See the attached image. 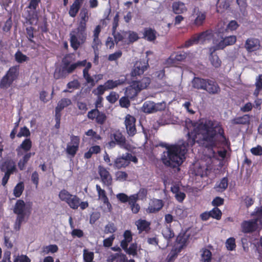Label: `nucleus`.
Instances as JSON below:
<instances>
[{"instance_id":"nucleus-56","label":"nucleus","mask_w":262,"mask_h":262,"mask_svg":"<svg viewBox=\"0 0 262 262\" xmlns=\"http://www.w3.org/2000/svg\"><path fill=\"white\" fill-rule=\"evenodd\" d=\"M119 98L118 94L115 92H111L106 97V99L111 103H114Z\"/></svg>"},{"instance_id":"nucleus-46","label":"nucleus","mask_w":262,"mask_h":262,"mask_svg":"<svg viewBox=\"0 0 262 262\" xmlns=\"http://www.w3.org/2000/svg\"><path fill=\"white\" fill-rule=\"evenodd\" d=\"M83 256L85 262H94L93 261L94 254L93 252L90 251L88 249H84Z\"/></svg>"},{"instance_id":"nucleus-43","label":"nucleus","mask_w":262,"mask_h":262,"mask_svg":"<svg viewBox=\"0 0 262 262\" xmlns=\"http://www.w3.org/2000/svg\"><path fill=\"white\" fill-rule=\"evenodd\" d=\"M249 117L248 115L237 117L231 120L232 124H246L249 122Z\"/></svg>"},{"instance_id":"nucleus-49","label":"nucleus","mask_w":262,"mask_h":262,"mask_svg":"<svg viewBox=\"0 0 262 262\" xmlns=\"http://www.w3.org/2000/svg\"><path fill=\"white\" fill-rule=\"evenodd\" d=\"M72 195V194L70 193L68 191L63 189L59 192L58 196L60 200L67 203Z\"/></svg>"},{"instance_id":"nucleus-52","label":"nucleus","mask_w":262,"mask_h":262,"mask_svg":"<svg viewBox=\"0 0 262 262\" xmlns=\"http://www.w3.org/2000/svg\"><path fill=\"white\" fill-rule=\"evenodd\" d=\"M105 91H107V89L104 84L103 85H99L97 86L96 89H94L93 91V93L97 96H101V95L103 94Z\"/></svg>"},{"instance_id":"nucleus-25","label":"nucleus","mask_w":262,"mask_h":262,"mask_svg":"<svg viewBox=\"0 0 262 262\" xmlns=\"http://www.w3.org/2000/svg\"><path fill=\"white\" fill-rule=\"evenodd\" d=\"M171 191L174 194V196L178 202H182L185 199L186 195L184 192L180 191L179 185L176 184L171 186Z\"/></svg>"},{"instance_id":"nucleus-13","label":"nucleus","mask_w":262,"mask_h":262,"mask_svg":"<svg viewBox=\"0 0 262 262\" xmlns=\"http://www.w3.org/2000/svg\"><path fill=\"white\" fill-rule=\"evenodd\" d=\"M148 67V63L145 61H137L132 72L133 76H136L142 74Z\"/></svg>"},{"instance_id":"nucleus-40","label":"nucleus","mask_w":262,"mask_h":262,"mask_svg":"<svg viewBox=\"0 0 262 262\" xmlns=\"http://www.w3.org/2000/svg\"><path fill=\"white\" fill-rule=\"evenodd\" d=\"M174 212L176 216L179 219H183L188 215L187 209L183 207H176Z\"/></svg>"},{"instance_id":"nucleus-33","label":"nucleus","mask_w":262,"mask_h":262,"mask_svg":"<svg viewBox=\"0 0 262 262\" xmlns=\"http://www.w3.org/2000/svg\"><path fill=\"white\" fill-rule=\"evenodd\" d=\"M34 152H27L23 156V158L20 159L18 163V167L20 170H23L25 168L26 164L31 157L34 155Z\"/></svg>"},{"instance_id":"nucleus-26","label":"nucleus","mask_w":262,"mask_h":262,"mask_svg":"<svg viewBox=\"0 0 262 262\" xmlns=\"http://www.w3.org/2000/svg\"><path fill=\"white\" fill-rule=\"evenodd\" d=\"M125 79H119L115 80H108L104 84L107 90L115 89L124 83Z\"/></svg>"},{"instance_id":"nucleus-8","label":"nucleus","mask_w":262,"mask_h":262,"mask_svg":"<svg viewBox=\"0 0 262 262\" xmlns=\"http://www.w3.org/2000/svg\"><path fill=\"white\" fill-rule=\"evenodd\" d=\"M212 36L213 34L212 32L210 31H207L199 35L193 36L189 40L186 42L185 46L186 47H189L194 44L203 43L206 41L210 39Z\"/></svg>"},{"instance_id":"nucleus-34","label":"nucleus","mask_w":262,"mask_h":262,"mask_svg":"<svg viewBox=\"0 0 262 262\" xmlns=\"http://www.w3.org/2000/svg\"><path fill=\"white\" fill-rule=\"evenodd\" d=\"M2 170H6L7 172L13 173L16 169L15 163L11 160H8L5 162L2 167Z\"/></svg>"},{"instance_id":"nucleus-21","label":"nucleus","mask_w":262,"mask_h":262,"mask_svg":"<svg viewBox=\"0 0 262 262\" xmlns=\"http://www.w3.org/2000/svg\"><path fill=\"white\" fill-rule=\"evenodd\" d=\"M192 16L194 19V24L198 26L203 23L206 18L205 13L197 9L194 10Z\"/></svg>"},{"instance_id":"nucleus-5","label":"nucleus","mask_w":262,"mask_h":262,"mask_svg":"<svg viewBox=\"0 0 262 262\" xmlns=\"http://www.w3.org/2000/svg\"><path fill=\"white\" fill-rule=\"evenodd\" d=\"M19 74L18 68L16 66L11 67L6 74L2 77L0 81V88L7 89L18 77Z\"/></svg>"},{"instance_id":"nucleus-47","label":"nucleus","mask_w":262,"mask_h":262,"mask_svg":"<svg viewBox=\"0 0 262 262\" xmlns=\"http://www.w3.org/2000/svg\"><path fill=\"white\" fill-rule=\"evenodd\" d=\"M13 262H31V259L26 255L15 254L13 256Z\"/></svg>"},{"instance_id":"nucleus-7","label":"nucleus","mask_w":262,"mask_h":262,"mask_svg":"<svg viewBox=\"0 0 262 262\" xmlns=\"http://www.w3.org/2000/svg\"><path fill=\"white\" fill-rule=\"evenodd\" d=\"M117 42L122 41L125 44H129L137 41L139 39L138 34L132 31H121L114 35Z\"/></svg>"},{"instance_id":"nucleus-51","label":"nucleus","mask_w":262,"mask_h":262,"mask_svg":"<svg viewBox=\"0 0 262 262\" xmlns=\"http://www.w3.org/2000/svg\"><path fill=\"white\" fill-rule=\"evenodd\" d=\"M15 58L16 61L18 63H22L29 59V57L19 51L15 54Z\"/></svg>"},{"instance_id":"nucleus-48","label":"nucleus","mask_w":262,"mask_h":262,"mask_svg":"<svg viewBox=\"0 0 262 262\" xmlns=\"http://www.w3.org/2000/svg\"><path fill=\"white\" fill-rule=\"evenodd\" d=\"M96 187L98 193V199L100 200L103 202L104 201H106L107 200H108V198L106 195L105 191L104 189H101L100 186L98 185H97Z\"/></svg>"},{"instance_id":"nucleus-36","label":"nucleus","mask_w":262,"mask_h":262,"mask_svg":"<svg viewBox=\"0 0 262 262\" xmlns=\"http://www.w3.org/2000/svg\"><path fill=\"white\" fill-rule=\"evenodd\" d=\"M212 259V253L207 249H203L201 251V260L203 262H210Z\"/></svg>"},{"instance_id":"nucleus-15","label":"nucleus","mask_w":262,"mask_h":262,"mask_svg":"<svg viewBox=\"0 0 262 262\" xmlns=\"http://www.w3.org/2000/svg\"><path fill=\"white\" fill-rule=\"evenodd\" d=\"M238 27L237 22L235 20L231 21L226 26L224 23H220L217 26L216 30H217L219 34L224 33L229 30L231 31L236 30Z\"/></svg>"},{"instance_id":"nucleus-3","label":"nucleus","mask_w":262,"mask_h":262,"mask_svg":"<svg viewBox=\"0 0 262 262\" xmlns=\"http://www.w3.org/2000/svg\"><path fill=\"white\" fill-rule=\"evenodd\" d=\"M86 38V28L78 26L70 33V41L71 47L74 50H77L85 42Z\"/></svg>"},{"instance_id":"nucleus-55","label":"nucleus","mask_w":262,"mask_h":262,"mask_svg":"<svg viewBox=\"0 0 262 262\" xmlns=\"http://www.w3.org/2000/svg\"><path fill=\"white\" fill-rule=\"evenodd\" d=\"M116 179L119 181H125L127 180L128 174L124 171H119L115 174Z\"/></svg>"},{"instance_id":"nucleus-9","label":"nucleus","mask_w":262,"mask_h":262,"mask_svg":"<svg viewBox=\"0 0 262 262\" xmlns=\"http://www.w3.org/2000/svg\"><path fill=\"white\" fill-rule=\"evenodd\" d=\"M166 105V103L164 102L155 103L151 101H146L143 104L142 110L146 113H153L165 110Z\"/></svg>"},{"instance_id":"nucleus-31","label":"nucleus","mask_w":262,"mask_h":262,"mask_svg":"<svg viewBox=\"0 0 262 262\" xmlns=\"http://www.w3.org/2000/svg\"><path fill=\"white\" fill-rule=\"evenodd\" d=\"M67 203L72 209H77L80 205V199L77 196L72 194Z\"/></svg>"},{"instance_id":"nucleus-32","label":"nucleus","mask_w":262,"mask_h":262,"mask_svg":"<svg viewBox=\"0 0 262 262\" xmlns=\"http://www.w3.org/2000/svg\"><path fill=\"white\" fill-rule=\"evenodd\" d=\"M207 79L194 78L192 80V86L194 88L204 90Z\"/></svg>"},{"instance_id":"nucleus-59","label":"nucleus","mask_w":262,"mask_h":262,"mask_svg":"<svg viewBox=\"0 0 262 262\" xmlns=\"http://www.w3.org/2000/svg\"><path fill=\"white\" fill-rule=\"evenodd\" d=\"M229 7V4L225 0H219L217 4L218 12L222 11V9H226Z\"/></svg>"},{"instance_id":"nucleus-16","label":"nucleus","mask_w":262,"mask_h":262,"mask_svg":"<svg viewBox=\"0 0 262 262\" xmlns=\"http://www.w3.org/2000/svg\"><path fill=\"white\" fill-rule=\"evenodd\" d=\"M163 206V204L161 200L158 199L152 200L150 201L146 211L148 213H155L159 211Z\"/></svg>"},{"instance_id":"nucleus-29","label":"nucleus","mask_w":262,"mask_h":262,"mask_svg":"<svg viewBox=\"0 0 262 262\" xmlns=\"http://www.w3.org/2000/svg\"><path fill=\"white\" fill-rule=\"evenodd\" d=\"M83 0H75L71 6L69 13L71 17H75L79 11Z\"/></svg>"},{"instance_id":"nucleus-53","label":"nucleus","mask_w":262,"mask_h":262,"mask_svg":"<svg viewBox=\"0 0 262 262\" xmlns=\"http://www.w3.org/2000/svg\"><path fill=\"white\" fill-rule=\"evenodd\" d=\"M114 138L116 142L120 145H124L125 144V138L120 133L117 132L114 134Z\"/></svg>"},{"instance_id":"nucleus-60","label":"nucleus","mask_w":262,"mask_h":262,"mask_svg":"<svg viewBox=\"0 0 262 262\" xmlns=\"http://www.w3.org/2000/svg\"><path fill=\"white\" fill-rule=\"evenodd\" d=\"M225 46H230L233 45L236 41V37L234 35H231L224 37Z\"/></svg>"},{"instance_id":"nucleus-39","label":"nucleus","mask_w":262,"mask_h":262,"mask_svg":"<svg viewBox=\"0 0 262 262\" xmlns=\"http://www.w3.org/2000/svg\"><path fill=\"white\" fill-rule=\"evenodd\" d=\"M227 186L228 180L226 178H224L220 182L216 183L214 188L217 191L222 192L227 188Z\"/></svg>"},{"instance_id":"nucleus-44","label":"nucleus","mask_w":262,"mask_h":262,"mask_svg":"<svg viewBox=\"0 0 262 262\" xmlns=\"http://www.w3.org/2000/svg\"><path fill=\"white\" fill-rule=\"evenodd\" d=\"M58 250V246L56 245H50L44 246L42 248V253L45 254L49 253H54L57 252Z\"/></svg>"},{"instance_id":"nucleus-17","label":"nucleus","mask_w":262,"mask_h":262,"mask_svg":"<svg viewBox=\"0 0 262 262\" xmlns=\"http://www.w3.org/2000/svg\"><path fill=\"white\" fill-rule=\"evenodd\" d=\"M129 156L126 154L122 156L118 157L114 161V166L116 168H124L129 164Z\"/></svg>"},{"instance_id":"nucleus-22","label":"nucleus","mask_w":262,"mask_h":262,"mask_svg":"<svg viewBox=\"0 0 262 262\" xmlns=\"http://www.w3.org/2000/svg\"><path fill=\"white\" fill-rule=\"evenodd\" d=\"M32 147V142L30 139H26L17 149V155L20 156L23 155V150L25 152L28 151Z\"/></svg>"},{"instance_id":"nucleus-30","label":"nucleus","mask_w":262,"mask_h":262,"mask_svg":"<svg viewBox=\"0 0 262 262\" xmlns=\"http://www.w3.org/2000/svg\"><path fill=\"white\" fill-rule=\"evenodd\" d=\"M135 224L139 232L147 231L149 229L150 223L145 220H139L136 222Z\"/></svg>"},{"instance_id":"nucleus-50","label":"nucleus","mask_w":262,"mask_h":262,"mask_svg":"<svg viewBox=\"0 0 262 262\" xmlns=\"http://www.w3.org/2000/svg\"><path fill=\"white\" fill-rule=\"evenodd\" d=\"M162 233L164 237L167 239H170L174 236V233L168 226L163 229Z\"/></svg>"},{"instance_id":"nucleus-19","label":"nucleus","mask_w":262,"mask_h":262,"mask_svg":"<svg viewBox=\"0 0 262 262\" xmlns=\"http://www.w3.org/2000/svg\"><path fill=\"white\" fill-rule=\"evenodd\" d=\"M204 90L209 94H217L220 91L218 84L214 81L207 79Z\"/></svg>"},{"instance_id":"nucleus-64","label":"nucleus","mask_w":262,"mask_h":262,"mask_svg":"<svg viewBox=\"0 0 262 262\" xmlns=\"http://www.w3.org/2000/svg\"><path fill=\"white\" fill-rule=\"evenodd\" d=\"M128 97L126 96V97H123L121 98L119 100V103L121 107L127 108L130 105V102Z\"/></svg>"},{"instance_id":"nucleus-14","label":"nucleus","mask_w":262,"mask_h":262,"mask_svg":"<svg viewBox=\"0 0 262 262\" xmlns=\"http://www.w3.org/2000/svg\"><path fill=\"white\" fill-rule=\"evenodd\" d=\"M260 47V41L258 39L249 38L245 42V48L248 52L257 51Z\"/></svg>"},{"instance_id":"nucleus-24","label":"nucleus","mask_w":262,"mask_h":262,"mask_svg":"<svg viewBox=\"0 0 262 262\" xmlns=\"http://www.w3.org/2000/svg\"><path fill=\"white\" fill-rule=\"evenodd\" d=\"M72 103L71 100L68 98H62L57 103V105L55 108L56 116L59 117V113L64 107L69 106Z\"/></svg>"},{"instance_id":"nucleus-12","label":"nucleus","mask_w":262,"mask_h":262,"mask_svg":"<svg viewBox=\"0 0 262 262\" xmlns=\"http://www.w3.org/2000/svg\"><path fill=\"white\" fill-rule=\"evenodd\" d=\"M135 122L136 119L133 116L130 115H127L126 116L125 118L124 123L127 133L130 136H133L135 135L137 132Z\"/></svg>"},{"instance_id":"nucleus-18","label":"nucleus","mask_w":262,"mask_h":262,"mask_svg":"<svg viewBox=\"0 0 262 262\" xmlns=\"http://www.w3.org/2000/svg\"><path fill=\"white\" fill-rule=\"evenodd\" d=\"M216 34L219 38L213 40L214 46L210 48V51L213 50V52L217 50L223 49L226 47L224 37H223V35H222L224 33L219 34L217 31Z\"/></svg>"},{"instance_id":"nucleus-54","label":"nucleus","mask_w":262,"mask_h":262,"mask_svg":"<svg viewBox=\"0 0 262 262\" xmlns=\"http://www.w3.org/2000/svg\"><path fill=\"white\" fill-rule=\"evenodd\" d=\"M211 217L216 220H220L222 216L221 211L217 207H214L210 211Z\"/></svg>"},{"instance_id":"nucleus-10","label":"nucleus","mask_w":262,"mask_h":262,"mask_svg":"<svg viewBox=\"0 0 262 262\" xmlns=\"http://www.w3.org/2000/svg\"><path fill=\"white\" fill-rule=\"evenodd\" d=\"M259 219L252 220L248 221H244L242 224V231L245 233L252 232L258 230L259 228Z\"/></svg>"},{"instance_id":"nucleus-6","label":"nucleus","mask_w":262,"mask_h":262,"mask_svg":"<svg viewBox=\"0 0 262 262\" xmlns=\"http://www.w3.org/2000/svg\"><path fill=\"white\" fill-rule=\"evenodd\" d=\"M69 56L66 57L62 60V67L61 68H57L54 72V77L59 79L64 77L69 73H72L77 68L76 63L70 64V61L68 60Z\"/></svg>"},{"instance_id":"nucleus-1","label":"nucleus","mask_w":262,"mask_h":262,"mask_svg":"<svg viewBox=\"0 0 262 262\" xmlns=\"http://www.w3.org/2000/svg\"><path fill=\"white\" fill-rule=\"evenodd\" d=\"M188 130L187 143H179L167 148L162 158L163 163L171 167L179 166L185 159L187 147L193 145L195 142L207 148V157L211 159H224L226 156V150L217 151L215 153L212 149L220 143L225 145L227 142L224 135V130L220 123L209 119H202L199 122L191 121L186 122Z\"/></svg>"},{"instance_id":"nucleus-62","label":"nucleus","mask_w":262,"mask_h":262,"mask_svg":"<svg viewBox=\"0 0 262 262\" xmlns=\"http://www.w3.org/2000/svg\"><path fill=\"white\" fill-rule=\"evenodd\" d=\"M117 230V228L114 223H110L106 225L105 227V232L106 233H113L115 232Z\"/></svg>"},{"instance_id":"nucleus-11","label":"nucleus","mask_w":262,"mask_h":262,"mask_svg":"<svg viewBox=\"0 0 262 262\" xmlns=\"http://www.w3.org/2000/svg\"><path fill=\"white\" fill-rule=\"evenodd\" d=\"M79 142L78 137L73 136L71 137V142L68 144L66 148L68 154L73 157L75 155L79 148Z\"/></svg>"},{"instance_id":"nucleus-61","label":"nucleus","mask_w":262,"mask_h":262,"mask_svg":"<svg viewBox=\"0 0 262 262\" xmlns=\"http://www.w3.org/2000/svg\"><path fill=\"white\" fill-rule=\"evenodd\" d=\"M106 119V115L98 111V113L97 114V116L96 117V122L102 124L105 121Z\"/></svg>"},{"instance_id":"nucleus-58","label":"nucleus","mask_w":262,"mask_h":262,"mask_svg":"<svg viewBox=\"0 0 262 262\" xmlns=\"http://www.w3.org/2000/svg\"><path fill=\"white\" fill-rule=\"evenodd\" d=\"M39 98L41 101L47 103L52 99V96H49L48 93L45 91H42L40 93Z\"/></svg>"},{"instance_id":"nucleus-20","label":"nucleus","mask_w":262,"mask_h":262,"mask_svg":"<svg viewBox=\"0 0 262 262\" xmlns=\"http://www.w3.org/2000/svg\"><path fill=\"white\" fill-rule=\"evenodd\" d=\"M99 173L102 182L106 185H110L112 182V179L109 172L104 167H99Z\"/></svg>"},{"instance_id":"nucleus-27","label":"nucleus","mask_w":262,"mask_h":262,"mask_svg":"<svg viewBox=\"0 0 262 262\" xmlns=\"http://www.w3.org/2000/svg\"><path fill=\"white\" fill-rule=\"evenodd\" d=\"M172 10L176 14H180L187 11V8L185 5L180 2H176L172 4Z\"/></svg>"},{"instance_id":"nucleus-23","label":"nucleus","mask_w":262,"mask_h":262,"mask_svg":"<svg viewBox=\"0 0 262 262\" xmlns=\"http://www.w3.org/2000/svg\"><path fill=\"white\" fill-rule=\"evenodd\" d=\"M85 68L83 70V77L86 80V82L90 84L92 86L95 85V80L93 78V77L91 76L89 73V71L92 67V64L90 62H86L85 66Z\"/></svg>"},{"instance_id":"nucleus-45","label":"nucleus","mask_w":262,"mask_h":262,"mask_svg":"<svg viewBox=\"0 0 262 262\" xmlns=\"http://www.w3.org/2000/svg\"><path fill=\"white\" fill-rule=\"evenodd\" d=\"M24 189V185L23 182L18 183L13 189V194L15 197H19Z\"/></svg>"},{"instance_id":"nucleus-57","label":"nucleus","mask_w":262,"mask_h":262,"mask_svg":"<svg viewBox=\"0 0 262 262\" xmlns=\"http://www.w3.org/2000/svg\"><path fill=\"white\" fill-rule=\"evenodd\" d=\"M30 132L29 129L26 126L20 128V130L17 136L18 137H28L30 136Z\"/></svg>"},{"instance_id":"nucleus-38","label":"nucleus","mask_w":262,"mask_h":262,"mask_svg":"<svg viewBox=\"0 0 262 262\" xmlns=\"http://www.w3.org/2000/svg\"><path fill=\"white\" fill-rule=\"evenodd\" d=\"M210 51L212 52L209 56V59L211 65L214 68L220 67L221 65V60L217 55L213 53V50Z\"/></svg>"},{"instance_id":"nucleus-41","label":"nucleus","mask_w":262,"mask_h":262,"mask_svg":"<svg viewBox=\"0 0 262 262\" xmlns=\"http://www.w3.org/2000/svg\"><path fill=\"white\" fill-rule=\"evenodd\" d=\"M182 246L179 248H173L167 257V262H173L177 256L178 253L180 252Z\"/></svg>"},{"instance_id":"nucleus-42","label":"nucleus","mask_w":262,"mask_h":262,"mask_svg":"<svg viewBox=\"0 0 262 262\" xmlns=\"http://www.w3.org/2000/svg\"><path fill=\"white\" fill-rule=\"evenodd\" d=\"M156 32L155 30L147 28L145 29L144 33V37L149 41H152L156 39Z\"/></svg>"},{"instance_id":"nucleus-35","label":"nucleus","mask_w":262,"mask_h":262,"mask_svg":"<svg viewBox=\"0 0 262 262\" xmlns=\"http://www.w3.org/2000/svg\"><path fill=\"white\" fill-rule=\"evenodd\" d=\"M123 239L121 242V247L125 248L126 246H128L133 239L132 232L129 230H126L123 233Z\"/></svg>"},{"instance_id":"nucleus-28","label":"nucleus","mask_w":262,"mask_h":262,"mask_svg":"<svg viewBox=\"0 0 262 262\" xmlns=\"http://www.w3.org/2000/svg\"><path fill=\"white\" fill-rule=\"evenodd\" d=\"M124 251L128 254L135 256L137 254L138 251L140 250V247L138 246L136 243L132 244L129 248L128 246H126L125 248H122Z\"/></svg>"},{"instance_id":"nucleus-2","label":"nucleus","mask_w":262,"mask_h":262,"mask_svg":"<svg viewBox=\"0 0 262 262\" xmlns=\"http://www.w3.org/2000/svg\"><path fill=\"white\" fill-rule=\"evenodd\" d=\"M32 204L31 202H25L22 200H18L15 203L13 212L17 215L15 229L18 230L23 222L29 218L32 211Z\"/></svg>"},{"instance_id":"nucleus-4","label":"nucleus","mask_w":262,"mask_h":262,"mask_svg":"<svg viewBox=\"0 0 262 262\" xmlns=\"http://www.w3.org/2000/svg\"><path fill=\"white\" fill-rule=\"evenodd\" d=\"M150 82L149 78L145 77L140 81H133L132 84L126 88L125 95L129 98L136 96L141 90L146 89Z\"/></svg>"},{"instance_id":"nucleus-37","label":"nucleus","mask_w":262,"mask_h":262,"mask_svg":"<svg viewBox=\"0 0 262 262\" xmlns=\"http://www.w3.org/2000/svg\"><path fill=\"white\" fill-rule=\"evenodd\" d=\"M89 19V15L87 11L82 10L80 13V21L78 26L86 28V23Z\"/></svg>"},{"instance_id":"nucleus-63","label":"nucleus","mask_w":262,"mask_h":262,"mask_svg":"<svg viewBox=\"0 0 262 262\" xmlns=\"http://www.w3.org/2000/svg\"><path fill=\"white\" fill-rule=\"evenodd\" d=\"M226 247L229 250H233L235 247V239L233 238H228L226 243Z\"/></svg>"}]
</instances>
